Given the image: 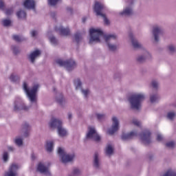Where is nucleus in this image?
Here are the masks:
<instances>
[{
	"label": "nucleus",
	"instance_id": "obj_7",
	"mask_svg": "<svg viewBox=\"0 0 176 176\" xmlns=\"http://www.w3.org/2000/svg\"><path fill=\"white\" fill-rule=\"evenodd\" d=\"M104 9V4L96 1L95 3V6L94 7V10L95 12V13L96 14V16H101V17H103L104 19V22L105 24H107V25H108V24H109V20H108V19H107V17H105V14H102V10Z\"/></svg>",
	"mask_w": 176,
	"mask_h": 176
},
{
	"label": "nucleus",
	"instance_id": "obj_36",
	"mask_svg": "<svg viewBox=\"0 0 176 176\" xmlns=\"http://www.w3.org/2000/svg\"><path fill=\"white\" fill-rule=\"evenodd\" d=\"M95 116H96L98 120H99L100 122L104 120V119L107 118V116L104 113H96Z\"/></svg>",
	"mask_w": 176,
	"mask_h": 176
},
{
	"label": "nucleus",
	"instance_id": "obj_24",
	"mask_svg": "<svg viewBox=\"0 0 176 176\" xmlns=\"http://www.w3.org/2000/svg\"><path fill=\"white\" fill-rule=\"evenodd\" d=\"M23 6L26 9H35V1L34 0H25L23 3Z\"/></svg>",
	"mask_w": 176,
	"mask_h": 176
},
{
	"label": "nucleus",
	"instance_id": "obj_20",
	"mask_svg": "<svg viewBox=\"0 0 176 176\" xmlns=\"http://www.w3.org/2000/svg\"><path fill=\"white\" fill-rule=\"evenodd\" d=\"M129 38L131 41V44L133 47L134 49H142L143 46L142 44H141L140 42H138V40L135 38H134V35H133V33L129 34Z\"/></svg>",
	"mask_w": 176,
	"mask_h": 176
},
{
	"label": "nucleus",
	"instance_id": "obj_31",
	"mask_svg": "<svg viewBox=\"0 0 176 176\" xmlns=\"http://www.w3.org/2000/svg\"><path fill=\"white\" fill-rule=\"evenodd\" d=\"M54 146V142L47 141L45 145V149L47 151V152H52V151H53Z\"/></svg>",
	"mask_w": 176,
	"mask_h": 176
},
{
	"label": "nucleus",
	"instance_id": "obj_37",
	"mask_svg": "<svg viewBox=\"0 0 176 176\" xmlns=\"http://www.w3.org/2000/svg\"><path fill=\"white\" fill-rule=\"evenodd\" d=\"M82 34L77 32L74 35V40L76 41V43H79L80 41H82Z\"/></svg>",
	"mask_w": 176,
	"mask_h": 176
},
{
	"label": "nucleus",
	"instance_id": "obj_51",
	"mask_svg": "<svg viewBox=\"0 0 176 176\" xmlns=\"http://www.w3.org/2000/svg\"><path fill=\"white\" fill-rule=\"evenodd\" d=\"M0 10H5V2L3 0H0Z\"/></svg>",
	"mask_w": 176,
	"mask_h": 176
},
{
	"label": "nucleus",
	"instance_id": "obj_55",
	"mask_svg": "<svg viewBox=\"0 0 176 176\" xmlns=\"http://www.w3.org/2000/svg\"><path fill=\"white\" fill-rule=\"evenodd\" d=\"M8 150L10 152H14L15 148H14V147H13V146H9L8 147Z\"/></svg>",
	"mask_w": 176,
	"mask_h": 176
},
{
	"label": "nucleus",
	"instance_id": "obj_42",
	"mask_svg": "<svg viewBox=\"0 0 176 176\" xmlns=\"http://www.w3.org/2000/svg\"><path fill=\"white\" fill-rule=\"evenodd\" d=\"M80 90H81V92L83 94L84 97L85 98H87V96H89V94H90V91L88 89H81Z\"/></svg>",
	"mask_w": 176,
	"mask_h": 176
},
{
	"label": "nucleus",
	"instance_id": "obj_15",
	"mask_svg": "<svg viewBox=\"0 0 176 176\" xmlns=\"http://www.w3.org/2000/svg\"><path fill=\"white\" fill-rule=\"evenodd\" d=\"M133 3L134 0H130L129 1H128V3H129L130 5L125 7L123 11L120 12V16H131V14H133V7L131 6V4Z\"/></svg>",
	"mask_w": 176,
	"mask_h": 176
},
{
	"label": "nucleus",
	"instance_id": "obj_10",
	"mask_svg": "<svg viewBox=\"0 0 176 176\" xmlns=\"http://www.w3.org/2000/svg\"><path fill=\"white\" fill-rule=\"evenodd\" d=\"M112 120V124L111 127L108 129L107 133L109 134V135H113L118 130H119V126L120 124V122H119V119H118V117L113 116L111 118Z\"/></svg>",
	"mask_w": 176,
	"mask_h": 176
},
{
	"label": "nucleus",
	"instance_id": "obj_12",
	"mask_svg": "<svg viewBox=\"0 0 176 176\" xmlns=\"http://www.w3.org/2000/svg\"><path fill=\"white\" fill-rule=\"evenodd\" d=\"M153 36H154V41L155 43L159 42L160 36L163 34V28L158 25H155L153 27Z\"/></svg>",
	"mask_w": 176,
	"mask_h": 176
},
{
	"label": "nucleus",
	"instance_id": "obj_11",
	"mask_svg": "<svg viewBox=\"0 0 176 176\" xmlns=\"http://www.w3.org/2000/svg\"><path fill=\"white\" fill-rule=\"evenodd\" d=\"M151 134V131L148 129H146L140 135V139L142 140L143 144L145 145H148L152 142Z\"/></svg>",
	"mask_w": 176,
	"mask_h": 176
},
{
	"label": "nucleus",
	"instance_id": "obj_16",
	"mask_svg": "<svg viewBox=\"0 0 176 176\" xmlns=\"http://www.w3.org/2000/svg\"><path fill=\"white\" fill-rule=\"evenodd\" d=\"M19 168H20L19 165L16 164H12L10 166L8 171L6 173L5 176H17L19 175L17 173V171H19Z\"/></svg>",
	"mask_w": 176,
	"mask_h": 176
},
{
	"label": "nucleus",
	"instance_id": "obj_40",
	"mask_svg": "<svg viewBox=\"0 0 176 176\" xmlns=\"http://www.w3.org/2000/svg\"><path fill=\"white\" fill-rule=\"evenodd\" d=\"M50 41L52 45H54V46L58 45V40H57V38L53 36L50 37Z\"/></svg>",
	"mask_w": 176,
	"mask_h": 176
},
{
	"label": "nucleus",
	"instance_id": "obj_14",
	"mask_svg": "<svg viewBox=\"0 0 176 176\" xmlns=\"http://www.w3.org/2000/svg\"><path fill=\"white\" fill-rule=\"evenodd\" d=\"M37 171L41 174H44L46 176H52V173L49 170V167L45 165V164L40 162L37 166Z\"/></svg>",
	"mask_w": 176,
	"mask_h": 176
},
{
	"label": "nucleus",
	"instance_id": "obj_54",
	"mask_svg": "<svg viewBox=\"0 0 176 176\" xmlns=\"http://www.w3.org/2000/svg\"><path fill=\"white\" fill-rule=\"evenodd\" d=\"M67 119L71 122L72 120V113H67Z\"/></svg>",
	"mask_w": 176,
	"mask_h": 176
},
{
	"label": "nucleus",
	"instance_id": "obj_21",
	"mask_svg": "<svg viewBox=\"0 0 176 176\" xmlns=\"http://www.w3.org/2000/svg\"><path fill=\"white\" fill-rule=\"evenodd\" d=\"M55 30L57 32H59L60 35H63V36H67L69 35V33H70L69 28H63V26L56 27Z\"/></svg>",
	"mask_w": 176,
	"mask_h": 176
},
{
	"label": "nucleus",
	"instance_id": "obj_28",
	"mask_svg": "<svg viewBox=\"0 0 176 176\" xmlns=\"http://www.w3.org/2000/svg\"><path fill=\"white\" fill-rule=\"evenodd\" d=\"M176 118V111L174 110H171L167 112L166 114V118L168 120H170V122H173V120H175Z\"/></svg>",
	"mask_w": 176,
	"mask_h": 176
},
{
	"label": "nucleus",
	"instance_id": "obj_17",
	"mask_svg": "<svg viewBox=\"0 0 176 176\" xmlns=\"http://www.w3.org/2000/svg\"><path fill=\"white\" fill-rule=\"evenodd\" d=\"M152 55L148 51H146L143 55H139L136 57L137 63H145L146 60H151Z\"/></svg>",
	"mask_w": 176,
	"mask_h": 176
},
{
	"label": "nucleus",
	"instance_id": "obj_52",
	"mask_svg": "<svg viewBox=\"0 0 176 176\" xmlns=\"http://www.w3.org/2000/svg\"><path fill=\"white\" fill-rule=\"evenodd\" d=\"M157 141L160 142L161 141H163V135L160 133H157Z\"/></svg>",
	"mask_w": 176,
	"mask_h": 176
},
{
	"label": "nucleus",
	"instance_id": "obj_6",
	"mask_svg": "<svg viewBox=\"0 0 176 176\" xmlns=\"http://www.w3.org/2000/svg\"><path fill=\"white\" fill-rule=\"evenodd\" d=\"M58 153L61 159L62 163H69L75 159V154H67L61 147L58 148Z\"/></svg>",
	"mask_w": 176,
	"mask_h": 176
},
{
	"label": "nucleus",
	"instance_id": "obj_5",
	"mask_svg": "<svg viewBox=\"0 0 176 176\" xmlns=\"http://www.w3.org/2000/svg\"><path fill=\"white\" fill-rule=\"evenodd\" d=\"M56 63L59 67H64L65 68H66L67 71H72V69L76 67V63H75V60L72 59L67 60L57 59L56 60Z\"/></svg>",
	"mask_w": 176,
	"mask_h": 176
},
{
	"label": "nucleus",
	"instance_id": "obj_3",
	"mask_svg": "<svg viewBox=\"0 0 176 176\" xmlns=\"http://www.w3.org/2000/svg\"><path fill=\"white\" fill-rule=\"evenodd\" d=\"M104 35V32L100 29L91 28L89 30V45H93V43H100L101 41L100 38Z\"/></svg>",
	"mask_w": 176,
	"mask_h": 176
},
{
	"label": "nucleus",
	"instance_id": "obj_26",
	"mask_svg": "<svg viewBox=\"0 0 176 176\" xmlns=\"http://www.w3.org/2000/svg\"><path fill=\"white\" fill-rule=\"evenodd\" d=\"M166 51L169 53L171 56L175 54L176 53V45L174 44H169L166 46Z\"/></svg>",
	"mask_w": 176,
	"mask_h": 176
},
{
	"label": "nucleus",
	"instance_id": "obj_1",
	"mask_svg": "<svg viewBox=\"0 0 176 176\" xmlns=\"http://www.w3.org/2000/svg\"><path fill=\"white\" fill-rule=\"evenodd\" d=\"M39 87H41V85H39L38 83H36L30 89L27 82H23V91L26 94V96H28L31 105H34L35 108H38V90H39Z\"/></svg>",
	"mask_w": 176,
	"mask_h": 176
},
{
	"label": "nucleus",
	"instance_id": "obj_23",
	"mask_svg": "<svg viewBox=\"0 0 176 176\" xmlns=\"http://www.w3.org/2000/svg\"><path fill=\"white\" fill-rule=\"evenodd\" d=\"M57 131H58V135H59L60 138H65V137H67L68 135V130L64 128L63 125L61 126H58Z\"/></svg>",
	"mask_w": 176,
	"mask_h": 176
},
{
	"label": "nucleus",
	"instance_id": "obj_8",
	"mask_svg": "<svg viewBox=\"0 0 176 176\" xmlns=\"http://www.w3.org/2000/svg\"><path fill=\"white\" fill-rule=\"evenodd\" d=\"M30 107L25 105L24 101L20 97H16L14 103V111L19 112V111H28Z\"/></svg>",
	"mask_w": 176,
	"mask_h": 176
},
{
	"label": "nucleus",
	"instance_id": "obj_44",
	"mask_svg": "<svg viewBox=\"0 0 176 176\" xmlns=\"http://www.w3.org/2000/svg\"><path fill=\"white\" fill-rule=\"evenodd\" d=\"M60 1H61V0H48V3L51 6H56V5H57V3H58V2H60Z\"/></svg>",
	"mask_w": 176,
	"mask_h": 176
},
{
	"label": "nucleus",
	"instance_id": "obj_9",
	"mask_svg": "<svg viewBox=\"0 0 176 176\" xmlns=\"http://www.w3.org/2000/svg\"><path fill=\"white\" fill-rule=\"evenodd\" d=\"M86 137L88 140H92V141H96V142L101 141V137L97 133V131H96L94 127H88V132Z\"/></svg>",
	"mask_w": 176,
	"mask_h": 176
},
{
	"label": "nucleus",
	"instance_id": "obj_41",
	"mask_svg": "<svg viewBox=\"0 0 176 176\" xmlns=\"http://www.w3.org/2000/svg\"><path fill=\"white\" fill-rule=\"evenodd\" d=\"M151 86L155 90H157V89H159V81H157V80H153L151 81Z\"/></svg>",
	"mask_w": 176,
	"mask_h": 176
},
{
	"label": "nucleus",
	"instance_id": "obj_27",
	"mask_svg": "<svg viewBox=\"0 0 176 176\" xmlns=\"http://www.w3.org/2000/svg\"><path fill=\"white\" fill-rule=\"evenodd\" d=\"M82 175V170L79 168L74 167L72 168L71 173L68 176H80Z\"/></svg>",
	"mask_w": 176,
	"mask_h": 176
},
{
	"label": "nucleus",
	"instance_id": "obj_47",
	"mask_svg": "<svg viewBox=\"0 0 176 176\" xmlns=\"http://www.w3.org/2000/svg\"><path fill=\"white\" fill-rule=\"evenodd\" d=\"M12 38L14 39V41H16V42H21V41H23V38H21V36L19 35H14L12 36Z\"/></svg>",
	"mask_w": 176,
	"mask_h": 176
},
{
	"label": "nucleus",
	"instance_id": "obj_38",
	"mask_svg": "<svg viewBox=\"0 0 176 176\" xmlns=\"http://www.w3.org/2000/svg\"><path fill=\"white\" fill-rule=\"evenodd\" d=\"M166 148H169V149H173L175 148V142L170 141L166 143Z\"/></svg>",
	"mask_w": 176,
	"mask_h": 176
},
{
	"label": "nucleus",
	"instance_id": "obj_33",
	"mask_svg": "<svg viewBox=\"0 0 176 176\" xmlns=\"http://www.w3.org/2000/svg\"><path fill=\"white\" fill-rule=\"evenodd\" d=\"M74 86L76 87V90H81L82 81H80V79L76 78V80H74Z\"/></svg>",
	"mask_w": 176,
	"mask_h": 176
},
{
	"label": "nucleus",
	"instance_id": "obj_50",
	"mask_svg": "<svg viewBox=\"0 0 176 176\" xmlns=\"http://www.w3.org/2000/svg\"><path fill=\"white\" fill-rule=\"evenodd\" d=\"M133 123L135 124V126H138V127H140L141 126V122L138 121V120H133Z\"/></svg>",
	"mask_w": 176,
	"mask_h": 176
},
{
	"label": "nucleus",
	"instance_id": "obj_34",
	"mask_svg": "<svg viewBox=\"0 0 176 176\" xmlns=\"http://www.w3.org/2000/svg\"><path fill=\"white\" fill-rule=\"evenodd\" d=\"M16 16L18 19H25L27 14L24 10H19V12H16Z\"/></svg>",
	"mask_w": 176,
	"mask_h": 176
},
{
	"label": "nucleus",
	"instance_id": "obj_32",
	"mask_svg": "<svg viewBox=\"0 0 176 176\" xmlns=\"http://www.w3.org/2000/svg\"><path fill=\"white\" fill-rule=\"evenodd\" d=\"M161 176H176V170L170 168Z\"/></svg>",
	"mask_w": 176,
	"mask_h": 176
},
{
	"label": "nucleus",
	"instance_id": "obj_46",
	"mask_svg": "<svg viewBox=\"0 0 176 176\" xmlns=\"http://www.w3.org/2000/svg\"><path fill=\"white\" fill-rule=\"evenodd\" d=\"M12 50L13 51V53L14 54H18V53H20V50L19 49V47L12 45Z\"/></svg>",
	"mask_w": 176,
	"mask_h": 176
},
{
	"label": "nucleus",
	"instance_id": "obj_56",
	"mask_svg": "<svg viewBox=\"0 0 176 176\" xmlns=\"http://www.w3.org/2000/svg\"><path fill=\"white\" fill-rule=\"evenodd\" d=\"M51 16L52 17H54V16H56V13H54V12L51 13Z\"/></svg>",
	"mask_w": 176,
	"mask_h": 176
},
{
	"label": "nucleus",
	"instance_id": "obj_48",
	"mask_svg": "<svg viewBox=\"0 0 176 176\" xmlns=\"http://www.w3.org/2000/svg\"><path fill=\"white\" fill-rule=\"evenodd\" d=\"M8 159H9V154L8 153V152H4L3 155V162H8Z\"/></svg>",
	"mask_w": 176,
	"mask_h": 176
},
{
	"label": "nucleus",
	"instance_id": "obj_22",
	"mask_svg": "<svg viewBox=\"0 0 176 176\" xmlns=\"http://www.w3.org/2000/svg\"><path fill=\"white\" fill-rule=\"evenodd\" d=\"M134 137H137V132L132 131L129 133H124L122 135V140H123V141H129L130 140H133Z\"/></svg>",
	"mask_w": 176,
	"mask_h": 176
},
{
	"label": "nucleus",
	"instance_id": "obj_25",
	"mask_svg": "<svg viewBox=\"0 0 176 176\" xmlns=\"http://www.w3.org/2000/svg\"><path fill=\"white\" fill-rule=\"evenodd\" d=\"M160 100V96L157 94V92H152L150 94V101L151 104H155V102H157Z\"/></svg>",
	"mask_w": 176,
	"mask_h": 176
},
{
	"label": "nucleus",
	"instance_id": "obj_53",
	"mask_svg": "<svg viewBox=\"0 0 176 176\" xmlns=\"http://www.w3.org/2000/svg\"><path fill=\"white\" fill-rule=\"evenodd\" d=\"M33 38H35L38 34V32H36V30H32L31 32H30Z\"/></svg>",
	"mask_w": 176,
	"mask_h": 176
},
{
	"label": "nucleus",
	"instance_id": "obj_19",
	"mask_svg": "<svg viewBox=\"0 0 176 176\" xmlns=\"http://www.w3.org/2000/svg\"><path fill=\"white\" fill-rule=\"evenodd\" d=\"M63 126V121L58 118H52L50 122V127L51 129H58Z\"/></svg>",
	"mask_w": 176,
	"mask_h": 176
},
{
	"label": "nucleus",
	"instance_id": "obj_35",
	"mask_svg": "<svg viewBox=\"0 0 176 176\" xmlns=\"http://www.w3.org/2000/svg\"><path fill=\"white\" fill-rule=\"evenodd\" d=\"M10 80L11 82H17V80H20V76L12 74L10 76Z\"/></svg>",
	"mask_w": 176,
	"mask_h": 176
},
{
	"label": "nucleus",
	"instance_id": "obj_4",
	"mask_svg": "<svg viewBox=\"0 0 176 176\" xmlns=\"http://www.w3.org/2000/svg\"><path fill=\"white\" fill-rule=\"evenodd\" d=\"M104 39L107 45V47L110 52H116L118 50V45L112 44L111 42L118 39L116 34H107L104 36Z\"/></svg>",
	"mask_w": 176,
	"mask_h": 176
},
{
	"label": "nucleus",
	"instance_id": "obj_49",
	"mask_svg": "<svg viewBox=\"0 0 176 176\" xmlns=\"http://www.w3.org/2000/svg\"><path fill=\"white\" fill-rule=\"evenodd\" d=\"M5 13L6 16H10V14H13V8L7 9Z\"/></svg>",
	"mask_w": 176,
	"mask_h": 176
},
{
	"label": "nucleus",
	"instance_id": "obj_2",
	"mask_svg": "<svg viewBox=\"0 0 176 176\" xmlns=\"http://www.w3.org/2000/svg\"><path fill=\"white\" fill-rule=\"evenodd\" d=\"M145 100V94L142 93L133 94L129 98L131 109H141L142 102Z\"/></svg>",
	"mask_w": 176,
	"mask_h": 176
},
{
	"label": "nucleus",
	"instance_id": "obj_57",
	"mask_svg": "<svg viewBox=\"0 0 176 176\" xmlns=\"http://www.w3.org/2000/svg\"><path fill=\"white\" fill-rule=\"evenodd\" d=\"M32 159L34 160L35 159V155L32 154Z\"/></svg>",
	"mask_w": 176,
	"mask_h": 176
},
{
	"label": "nucleus",
	"instance_id": "obj_29",
	"mask_svg": "<svg viewBox=\"0 0 176 176\" xmlns=\"http://www.w3.org/2000/svg\"><path fill=\"white\" fill-rule=\"evenodd\" d=\"M100 166H101V162H100L98 153H96L94 159V166L95 167V168H100Z\"/></svg>",
	"mask_w": 176,
	"mask_h": 176
},
{
	"label": "nucleus",
	"instance_id": "obj_45",
	"mask_svg": "<svg viewBox=\"0 0 176 176\" xmlns=\"http://www.w3.org/2000/svg\"><path fill=\"white\" fill-rule=\"evenodd\" d=\"M12 24V21L10 19H5L3 21V25L4 27H9Z\"/></svg>",
	"mask_w": 176,
	"mask_h": 176
},
{
	"label": "nucleus",
	"instance_id": "obj_13",
	"mask_svg": "<svg viewBox=\"0 0 176 176\" xmlns=\"http://www.w3.org/2000/svg\"><path fill=\"white\" fill-rule=\"evenodd\" d=\"M20 132L23 134V137L25 138L30 137L31 134V126L28 122H25L21 126Z\"/></svg>",
	"mask_w": 176,
	"mask_h": 176
},
{
	"label": "nucleus",
	"instance_id": "obj_39",
	"mask_svg": "<svg viewBox=\"0 0 176 176\" xmlns=\"http://www.w3.org/2000/svg\"><path fill=\"white\" fill-rule=\"evenodd\" d=\"M14 144L18 146H21L23 145V138H16L14 140Z\"/></svg>",
	"mask_w": 176,
	"mask_h": 176
},
{
	"label": "nucleus",
	"instance_id": "obj_18",
	"mask_svg": "<svg viewBox=\"0 0 176 176\" xmlns=\"http://www.w3.org/2000/svg\"><path fill=\"white\" fill-rule=\"evenodd\" d=\"M42 54V52L39 50H36L33 52H32L28 56V60L32 63V64H34L35 63V60L38 58Z\"/></svg>",
	"mask_w": 176,
	"mask_h": 176
},
{
	"label": "nucleus",
	"instance_id": "obj_58",
	"mask_svg": "<svg viewBox=\"0 0 176 176\" xmlns=\"http://www.w3.org/2000/svg\"><path fill=\"white\" fill-rule=\"evenodd\" d=\"M85 21H86V18L82 19V22L85 23Z\"/></svg>",
	"mask_w": 176,
	"mask_h": 176
},
{
	"label": "nucleus",
	"instance_id": "obj_43",
	"mask_svg": "<svg viewBox=\"0 0 176 176\" xmlns=\"http://www.w3.org/2000/svg\"><path fill=\"white\" fill-rule=\"evenodd\" d=\"M56 101L57 102H58V104H60V105H63L64 102V98L61 94H60L58 97L56 98Z\"/></svg>",
	"mask_w": 176,
	"mask_h": 176
},
{
	"label": "nucleus",
	"instance_id": "obj_30",
	"mask_svg": "<svg viewBox=\"0 0 176 176\" xmlns=\"http://www.w3.org/2000/svg\"><path fill=\"white\" fill-rule=\"evenodd\" d=\"M105 154L107 156H112V155H113V146L111 144H108L105 148Z\"/></svg>",
	"mask_w": 176,
	"mask_h": 176
}]
</instances>
